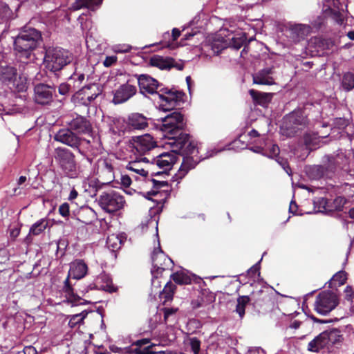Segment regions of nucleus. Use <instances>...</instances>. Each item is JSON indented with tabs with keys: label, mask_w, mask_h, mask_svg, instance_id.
Listing matches in <instances>:
<instances>
[{
	"label": "nucleus",
	"mask_w": 354,
	"mask_h": 354,
	"mask_svg": "<svg viewBox=\"0 0 354 354\" xmlns=\"http://www.w3.org/2000/svg\"><path fill=\"white\" fill-rule=\"evenodd\" d=\"M161 130L165 133L170 146L183 149L186 154L196 152L198 143L192 139L191 136L185 132L186 123L184 115L179 111H175L161 119Z\"/></svg>",
	"instance_id": "obj_1"
},
{
	"label": "nucleus",
	"mask_w": 354,
	"mask_h": 354,
	"mask_svg": "<svg viewBox=\"0 0 354 354\" xmlns=\"http://www.w3.org/2000/svg\"><path fill=\"white\" fill-rule=\"evenodd\" d=\"M172 149L169 152H164L152 158L151 163L156 165L162 171L152 172L151 176L166 175L168 176V171L172 168L173 165L177 162L178 157L177 155L183 156V161L178 170L180 178L185 176L189 170L194 169L196 165L203 159L199 156L198 147L196 146V152L186 154L183 150L178 149L176 147L171 146Z\"/></svg>",
	"instance_id": "obj_2"
},
{
	"label": "nucleus",
	"mask_w": 354,
	"mask_h": 354,
	"mask_svg": "<svg viewBox=\"0 0 354 354\" xmlns=\"http://www.w3.org/2000/svg\"><path fill=\"white\" fill-rule=\"evenodd\" d=\"M41 42L42 36L40 31L34 28H26L15 39V54L20 59L28 60L34 55V50Z\"/></svg>",
	"instance_id": "obj_3"
},
{
	"label": "nucleus",
	"mask_w": 354,
	"mask_h": 354,
	"mask_svg": "<svg viewBox=\"0 0 354 354\" xmlns=\"http://www.w3.org/2000/svg\"><path fill=\"white\" fill-rule=\"evenodd\" d=\"M87 272L88 266L83 260H77L71 265L68 276L64 283L63 291L68 301L71 303L73 306L91 303V301L82 299L77 293H75L73 286H76V283L73 285L70 281V278L77 280L82 279L86 275Z\"/></svg>",
	"instance_id": "obj_4"
},
{
	"label": "nucleus",
	"mask_w": 354,
	"mask_h": 354,
	"mask_svg": "<svg viewBox=\"0 0 354 354\" xmlns=\"http://www.w3.org/2000/svg\"><path fill=\"white\" fill-rule=\"evenodd\" d=\"M73 61V55L61 47L50 46L46 49L44 59L45 67L55 73L62 71Z\"/></svg>",
	"instance_id": "obj_5"
},
{
	"label": "nucleus",
	"mask_w": 354,
	"mask_h": 354,
	"mask_svg": "<svg viewBox=\"0 0 354 354\" xmlns=\"http://www.w3.org/2000/svg\"><path fill=\"white\" fill-rule=\"evenodd\" d=\"M55 160L63 173L69 178L77 176V162L75 155L68 148L58 147L55 149Z\"/></svg>",
	"instance_id": "obj_6"
},
{
	"label": "nucleus",
	"mask_w": 354,
	"mask_h": 354,
	"mask_svg": "<svg viewBox=\"0 0 354 354\" xmlns=\"http://www.w3.org/2000/svg\"><path fill=\"white\" fill-rule=\"evenodd\" d=\"M54 140L77 150L83 156L85 155V151L82 148V146L84 145L88 146L91 144L89 140L79 136L69 127L60 129L55 134Z\"/></svg>",
	"instance_id": "obj_7"
},
{
	"label": "nucleus",
	"mask_w": 354,
	"mask_h": 354,
	"mask_svg": "<svg viewBox=\"0 0 354 354\" xmlns=\"http://www.w3.org/2000/svg\"><path fill=\"white\" fill-rule=\"evenodd\" d=\"M308 118L301 110L294 111L287 115L283 121V134L288 137L295 136L308 124Z\"/></svg>",
	"instance_id": "obj_8"
},
{
	"label": "nucleus",
	"mask_w": 354,
	"mask_h": 354,
	"mask_svg": "<svg viewBox=\"0 0 354 354\" xmlns=\"http://www.w3.org/2000/svg\"><path fill=\"white\" fill-rule=\"evenodd\" d=\"M151 259L153 262V268L151 270L152 283L154 284V279L160 277L164 271L171 269L174 262L162 250L159 240H158V246L154 248L153 250Z\"/></svg>",
	"instance_id": "obj_9"
},
{
	"label": "nucleus",
	"mask_w": 354,
	"mask_h": 354,
	"mask_svg": "<svg viewBox=\"0 0 354 354\" xmlns=\"http://www.w3.org/2000/svg\"><path fill=\"white\" fill-rule=\"evenodd\" d=\"M160 100V109L165 112L173 111L183 102L185 93L182 91H173L167 87H161L158 93Z\"/></svg>",
	"instance_id": "obj_10"
},
{
	"label": "nucleus",
	"mask_w": 354,
	"mask_h": 354,
	"mask_svg": "<svg viewBox=\"0 0 354 354\" xmlns=\"http://www.w3.org/2000/svg\"><path fill=\"white\" fill-rule=\"evenodd\" d=\"M339 303V298L335 293L330 290H324L316 296L314 310L321 315H326L334 310Z\"/></svg>",
	"instance_id": "obj_11"
},
{
	"label": "nucleus",
	"mask_w": 354,
	"mask_h": 354,
	"mask_svg": "<svg viewBox=\"0 0 354 354\" xmlns=\"http://www.w3.org/2000/svg\"><path fill=\"white\" fill-rule=\"evenodd\" d=\"M102 91L103 88L100 84H89L75 92L72 96V101L75 104L88 106L102 94Z\"/></svg>",
	"instance_id": "obj_12"
},
{
	"label": "nucleus",
	"mask_w": 354,
	"mask_h": 354,
	"mask_svg": "<svg viewBox=\"0 0 354 354\" xmlns=\"http://www.w3.org/2000/svg\"><path fill=\"white\" fill-rule=\"evenodd\" d=\"M99 205L109 213H114L123 208L125 200L120 193L110 190L104 192L98 199Z\"/></svg>",
	"instance_id": "obj_13"
},
{
	"label": "nucleus",
	"mask_w": 354,
	"mask_h": 354,
	"mask_svg": "<svg viewBox=\"0 0 354 354\" xmlns=\"http://www.w3.org/2000/svg\"><path fill=\"white\" fill-rule=\"evenodd\" d=\"M138 80L140 93L146 95L147 94H157L161 87H164L162 84L157 80L147 74L134 75Z\"/></svg>",
	"instance_id": "obj_14"
},
{
	"label": "nucleus",
	"mask_w": 354,
	"mask_h": 354,
	"mask_svg": "<svg viewBox=\"0 0 354 354\" xmlns=\"http://www.w3.org/2000/svg\"><path fill=\"white\" fill-rule=\"evenodd\" d=\"M56 95V88L44 83H39L34 88V100L38 104L47 105L53 101Z\"/></svg>",
	"instance_id": "obj_15"
},
{
	"label": "nucleus",
	"mask_w": 354,
	"mask_h": 354,
	"mask_svg": "<svg viewBox=\"0 0 354 354\" xmlns=\"http://www.w3.org/2000/svg\"><path fill=\"white\" fill-rule=\"evenodd\" d=\"M97 174L104 183H110L114 178L113 160L109 158H101L97 162Z\"/></svg>",
	"instance_id": "obj_16"
},
{
	"label": "nucleus",
	"mask_w": 354,
	"mask_h": 354,
	"mask_svg": "<svg viewBox=\"0 0 354 354\" xmlns=\"http://www.w3.org/2000/svg\"><path fill=\"white\" fill-rule=\"evenodd\" d=\"M130 81V80H128L125 84L120 85L115 91L113 98L115 104L124 103L136 94L137 88L136 86L131 84Z\"/></svg>",
	"instance_id": "obj_17"
},
{
	"label": "nucleus",
	"mask_w": 354,
	"mask_h": 354,
	"mask_svg": "<svg viewBox=\"0 0 354 354\" xmlns=\"http://www.w3.org/2000/svg\"><path fill=\"white\" fill-rule=\"evenodd\" d=\"M68 127L77 134H89L93 131L92 124L88 119L80 115L73 118L68 123Z\"/></svg>",
	"instance_id": "obj_18"
},
{
	"label": "nucleus",
	"mask_w": 354,
	"mask_h": 354,
	"mask_svg": "<svg viewBox=\"0 0 354 354\" xmlns=\"http://www.w3.org/2000/svg\"><path fill=\"white\" fill-rule=\"evenodd\" d=\"M133 146L136 150L140 154H145L158 147L156 142L149 134L136 137L134 140Z\"/></svg>",
	"instance_id": "obj_19"
},
{
	"label": "nucleus",
	"mask_w": 354,
	"mask_h": 354,
	"mask_svg": "<svg viewBox=\"0 0 354 354\" xmlns=\"http://www.w3.org/2000/svg\"><path fill=\"white\" fill-rule=\"evenodd\" d=\"M274 68L268 67L261 70L256 75H253V82L256 84L272 85L274 84V79L270 76L273 73Z\"/></svg>",
	"instance_id": "obj_20"
},
{
	"label": "nucleus",
	"mask_w": 354,
	"mask_h": 354,
	"mask_svg": "<svg viewBox=\"0 0 354 354\" xmlns=\"http://www.w3.org/2000/svg\"><path fill=\"white\" fill-rule=\"evenodd\" d=\"M251 303L254 308H262L271 301V296L268 292L260 290L252 292L250 296Z\"/></svg>",
	"instance_id": "obj_21"
},
{
	"label": "nucleus",
	"mask_w": 354,
	"mask_h": 354,
	"mask_svg": "<svg viewBox=\"0 0 354 354\" xmlns=\"http://www.w3.org/2000/svg\"><path fill=\"white\" fill-rule=\"evenodd\" d=\"M249 93L255 105L267 107L272 101L273 93L260 92L254 89L249 90Z\"/></svg>",
	"instance_id": "obj_22"
},
{
	"label": "nucleus",
	"mask_w": 354,
	"mask_h": 354,
	"mask_svg": "<svg viewBox=\"0 0 354 354\" xmlns=\"http://www.w3.org/2000/svg\"><path fill=\"white\" fill-rule=\"evenodd\" d=\"M49 226V220L46 218H43L38 220L37 222L33 223L30 227L28 234L25 239L27 243H30L32 241L31 236H39L43 233L45 230Z\"/></svg>",
	"instance_id": "obj_23"
},
{
	"label": "nucleus",
	"mask_w": 354,
	"mask_h": 354,
	"mask_svg": "<svg viewBox=\"0 0 354 354\" xmlns=\"http://www.w3.org/2000/svg\"><path fill=\"white\" fill-rule=\"evenodd\" d=\"M128 125L133 129H145L148 127L147 118L141 113H133L128 118Z\"/></svg>",
	"instance_id": "obj_24"
},
{
	"label": "nucleus",
	"mask_w": 354,
	"mask_h": 354,
	"mask_svg": "<svg viewBox=\"0 0 354 354\" xmlns=\"http://www.w3.org/2000/svg\"><path fill=\"white\" fill-rule=\"evenodd\" d=\"M328 346L329 344L326 339V333L323 331L308 343V350L311 352L318 353Z\"/></svg>",
	"instance_id": "obj_25"
},
{
	"label": "nucleus",
	"mask_w": 354,
	"mask_h": 354,
	"mask_svg": "<svg viewBox=\"0 0 354 354\" xmlns=\"http://www.w3.org/2000/svg\"><path fill=\"white\" fill-rule=\"evenodd\" d=\"M17 76V70L15 67L11 66H0V81L3 84L10 85Z\"/></svg>",
	"instance_id": "obj_26"
},
{
	"label": "nucleus",
	"mask_w": 354,
	"mask_h": 354,
	"mask_svg": "<svg viewBox=\"0 0 354 354\" xmlns=\"http://www.w3.org/2000/svg\"><path fill=\"white\" fill-rule=\"evenodd\" d=\"M174 59L171 57L164 58L160 55H153L150 58L149 64L152 66L157 67L161 70L170 69L174 67Z\"/></svg>",
	"instance_id": "obj_27"
},
{
	"label": "nucleus",
	"mask_w": 354,
	"mask_h": 354,
	"mask_svg": "<svg viewBox=\"0 0 354 354\" xmlns=\"http://www.w3.org/2000/svg\"><path fill=\"white\" fill-rule=\"evenodd\" d=\"M327 167L323 165H310L305 167V172L310 180L322 178L327 171Z\"/></svg>",
	"instance_id": "obj_28"
},
{
	"label": "nucleus",
	"mask_w": 354,
	"mask_h": 354,
	"mask_svg": "<svg viewBox=\"0 0 354 354\" xmlns=\"http://www.w3.org/2000/svg\"><path fill=\"white\" fill-rule=\"evenodd\" d=\"M326 333V339L329 345L339 346L344 341V337L341 331L338 328H333L324 330Z\"/></svg>",
	"instance_id": "obj_29"
},
{
	"label": "nucleus",
	"mask_w": 354,
	"mask_h": 354,
	"mask_svg": "<svg viewBox=\"0 0 354 354\" xmlns=\"http://www.w3.org/2000/svg\"><path fill=\"white\" fill-rule=\"evenodd\" d=\"M102 3V0H75L71 5L73 10H78L82 8H87L95 10L96 7Z\"/></svg>",
	"instance_id": "obj_30"
},
{
	"label": "nucleus",
	"mask_w": 354,
	"mask_h": 354,
	"mask_svg": "<svg viewBox=\"0 0 354 354\" xmlns=\"http://www.w3.org/2000/svg\"><path fill=\"white\" fill-rule=\"evenodd\" d=\"M342 11V8L335 9L328 7L324 10V16H326V18H330L337 24L342 25L344 21V17Z\"/></svg>",
	"instance_id": "obj_31"
},
{
	"label": "nucleus",
	"mask_w": 354,
	"mask_h": 354,
	"mask_svg": "<svg viewBox=\"0 0 354 354\" xmlns=\"http://www.w3.org/2000/svg\"><path fill=\"white\" fill-rule=\"evenodd\" d=\"M93 289H98V290H103L106 292L113 293L118 290V288L115 287L113 284L112 281L107 282L105 285H102L100 287H98L97 286L91 283L88 286L86 287H83L82 288H79L78 291L82 293L83 295H85L88 292L89 290Z\"/></svg>",
	"instance_id": "obj_32"
},
{
	"label": "nucleus",
	"mask_w": 354,
	"mask_h": 354,
	"mask_svg": "<svg viewBox=\"0 0 354 354\" xmlns=\"http://www.w3.org/2000/svg\"><path fill=\"white\" fill-rule=\"evenodd\" d=\"M176 288V285L173 284L171 281H168L165 284L162 291L160 292L159 296L160 299H164V305H165L167 302L172 301Z\"/></svg>",
	"instance_id": "obj_33"
},
{
	"label": "nucleus",
	"mask_w": 354,
	"mask_h": 354,
	"mask_svg": "<svg viewBox=\"0 0 354 354\" xmlns=\"http://www.w3.org/2000/svg\"><path fill=\"white\" fill-rule=\"evenodd\" d=\"M95 218V212L91 208L80 209L77 214V219L85 225L91 224Z\"/></svg>",
	"instance_id": "obj_34"
},
{
	"label": "nucleus",
	"mask_w": 354,
	"mask_h": 354,
	"mask_svg": "<svg viewBox=\"0 0 354 354\" xmlns=\"http://www.w3.org/2000/svg\"><path fill=\"white\" fill-rule=\"evenodd\" d=\"M236 301L237 304L235 311L239 315V317L242 319L245 315L246 306L251 303V299L249 296H239Z\"/></svg>",
	"instance_id": "obj_35"
},
{
	"label": "nucleus",
	"mask_w": 354,
	"mask_h": 354,
	"mask_svg": "<svg viewBox=\"0 0 354 354\" xmlns=\"http://www.w3.org/2000/svg\"><path fill=\"white\" fill-rule=\"evenodd\" d=\"M247 43V34L241 32L234 36L229 42V46L235 50L240 49Z\"/></svg>",
	"instance_id": "obj_36"
},
{
	"label": "nucleus",
	"mask_w": 354,
	"mask_h": 354,
	"mask_svg": "<svg viewBox=\"0 0 354 354\" xmlns=\"http://www.w3.org/2000/svg\"><path fill=\"white\" fill-rule=\"evenodd\" d=\"M170 278L177 284L187 285L192 283V278L183 271H178L172 273Z\"/></svg>",
	"instance_id": "obj_37"
},
{
	"label": "nucleus",
	"mask_w": 354,
	"mask_h": 354,
	"mask_svg": "<svg viewBox=\"0 0 354 354\" xmlns=\"http://www.w3.org/2000/svg\"><path fill=\"white\" fill-rule=\"evenodd\" d=\"M347 280L346 272L340 270L333 275L329 281V288H333L336 286H341L344 285Z\"/></svg>",
	"instance_id": "obj_38"
},
{
	"label": "nucleus",
	"mask_w": 354,
	"mask_h": 354,
	"mask_svg": "<svg viewBox=\"0 0 354 354\" xmlns=\"http://www.w3.org/2000/svg\"><path fill=\"white\" fill-rule=\"evenodd\" d=\"M342 86L344 91H350L354 88V73L347 72L343 75Z\"/></svg>",
	"instance_id": "obj_39"
},
{
	"label": "nucleus",
	"mask_w": 354,
	"mask_h": 354,
	"mask_svg": "<svg viewBox=\"0 0 354 354\" xmlns=\"http://www.w3.org/2000/svg\"><path fill=\"white\" fill-rule=\"evenodd\" d=\"M122 240L116 235L111 234L106 239V246L112 252H115L120 249Z\"/></svg>",
	"instance_id": "obj_40"
},
{
	"label": "nucleus",
	"mask_w": 354,
	"mask_h": 354,
	"mask_svg": "<svg viewBox=\"0 0 354 354\" xmlns=\"http://www.w3.org/2000/svg\"><path fill=\"white\" fill-rule=\"evenodd\" d=\"M11 84L13 88L19 93L24 92L28 88L27 80L25 77H17L16 79L11 82Z\"/></svg>",
	"instance_id": "obj_41"
},
{
	"label": "nucleus",
	"mask_w": 354,
	"mask_h": 354,
	"mask_svg": "<svg viewBox=\"0 0 354 354\" xmlns=\"http://www.w3.org/2000/svg\"><path fill=\"white\" fill-rule=\"evenodd\" d=\"M88 312L86 310L82 311L80 313L73 315L71 317L68 322V326L73 328L77 325L83 323L84 319L87 317Z\"/></svg>",
	"instance_id": "obj_42"
},
{
	"label": "nucleus",
	"mask_w": 354,
	"mask_h": 354,
	"mask_svg": "<svg viewBox=\"0 0 354 354\" xmlns=\"http://www.w3.org/2000/svg\"><path fill=\"white\" fill-rule=\"evenodd\" d=\"M346 203V200L343 196H337L336 197L333 202L330 201V207L331 208V211L329 212H333L335 211L340 212L343 209L344 205Z\"/></svg>",
	"instance_id": "obj_43"
},
{
	"label": "nucleus",
	"mask_w": 354,
	"mask_h": 354,
	"mask_svg": "<svg viewBox=\"0 0 354 354\" xmlns=\"http://www.w3.org/2000/svg\"><path fill=\"white\" fill-rule=\"evenodd\" d=\"M127 168L136 174H140L143 177H146L148 174V171L140 165V161H132L129 162Z\"/></svg>",
	"instance_id": "obj_44"
},
{
	"label": "nucleus",
	"mask_w": 354,
	"mask_h": 354,
	"mask_svg": "<svg viewBox=\"0 0 354 354\" xmlns=\"http://www.w3.org/2000/svg\"><path fill=\"white\" fill-rule=\"evenodd\" d=\"M151 180L153 183V189L151 192H147L148 195L156 196L158 194L159 189L165 187H168L169 186V184L166 180H157L153 178H152Z\"/></svg>",
	"instance_id": "obj_45"
},
{
	"label": "nucleus",
	"mask_w": 354,
	"mask_h": 354,
	"mask_svg": "<svg viewBox=\"0 0 354 354\" xmlns=\"http://www.w3.org/2000/svg\"><path fill=\"white\" fill-rule=\"evenodd\" d=\"M315 203L318 205V209L320 212H327L331 211V208L330 207V201L326 198H319Z\"/></svg>",
	"instance_id": "obj_46"
},
{
	"label": "nucleus",
	"mask_w": 354,
	"mask_h": 354,
	"mask_svg": "<svg viewBox=\"0 0 354 354\" xmlns=\"http://www.w3.org/2000/svg\"><path fill=\"white\" fill-rule=\"evenodd\" d=\"M156 345L151 344L144 348H135L134 354H156Z\"/></svg>",
	"instance_id": "obj_47"
},
{
	"label": "nucleus",
	"mask_w": 354,
	"mask_h": 354,
	"mask_svg": "<svg viewBox=\"0 0 354 354\" xmlns=\"http://www.w3.org/2000/svg\"><path fill=\"white\" fill-rule=\"evenodd\" d=\"M316 40L318 46L323 49L330 50L335 45L334 41L331 39L318 38Z\"/></svg>",
	"instance_id": "obj_48"
},
{
	"label": "nucleus",
	"mask_w": 354,
	"mask_h": 354,
	"mask_svg": "<svg viewBox=\"0 0 354 354\" xmlns=\"http://www.w3.org/2000/svg\"><path fill=\"white\" fill-rule=\"evenodd\" d=\"M216 297L214 293L204 290L202 292L201 300L205 304H209L214 302Z\"/></svg>",
	"instance_id": "obj_49"
},
{
	"label": "nucleus",
	"mask_w": 354,
	"mask_h": 354,
	"mask_svg": "<svg viewBox=\"0 0 354 354\" xmlns=\"http://www.w3.org/2000/svg\"><path fill=\"white\" fill-rule=\"evenodd\" d=\"M279 153L280 149L279 146L277 144H272L268 150H266L264 153L266 154L269 158H275L279 156Z\"/></svg>",
	"instance_id": "obj_50"
},
{
	"label": "nucleus",
	"mask_w": 354,
	"mask_h": 354,
	"mask_svg": "<svg viewBox=\"0 0 354 354\" xmlns=\"http://www.w3.org/2000/svg\"><path fill=\"white\" fill-rule=\"evenodd\" d=\"M275 160L282 167V168L286 171V172L288 175L290 176L292 174V169L289 166V164L286 159L278 156L277 157L275 158Z\"/></svg>",
	"instance_id": "obj_51"
},
{
	"label": "nucleus",
	"mask_w": 354,
	"mask_h": 354,
	"mask_svg": "<svg viewBox=\"0 0 354 354\" xmlns=\"http://www.w3.org/2000/svg\"><path fill=\"white\" fill-rule=\"evenodd\" d=\"M190 346L194 354H198L201 349V341L196 337L190 339Z\"/></svg>",
	"instance_id": "obj_52"
},
{
	"label": "nucleus",
	"mask_w": 354,
	"mask_h": 354,
	"mask_svg": "<svg viewBox=\"0 0 354 354\" xmlns=\"http://www.w3.org/2000/svg\"><path fill=\"white\" fill-rule=\"evenodd\" d=\"M326 16H324L323 12L321 16L317 17V18L313 21V26L317 29L322 28L326 24Z\"/></svg>",
	"instance_id": "obj_53"
},
{
	"label": "nucleus",
	"mask_w": 354,
	"mask_h": 354,
	"mask_svg": "<svg viewBox=\"0 0 354 354\" xmlns=\"http://www.w3.org/2000/svg\"><path fill=\"white\" fill-rule=\"evenodd\" d=\"M59 213L64 217H67L70 214V207L67 203H62L59 207Z\"/></svg>",
	"instance_id": "obj_54"
},
{
	"label": "nucleus",
	"mask_w": 354,
	"mask_h": 354,
	"mask_svg": "<svg viewBox=\"0 0 354 354\" xmlns=\"http://www.w3.org/2000/svg\"><path fill=\"white\" fill-rule=\"evenodd\" d=\"M345 299L348 301L353 302L354 300V289L351 286H347L344 290Z\"/></svg>",
	"instance_id": "obj_55"
},
{
	"label": "nucleus",
	"mask_w": 354,
	"mask_h": 354,
	"mask_svg": "<svg viewBox=\"0 0 354 354\" xmlns=\"http://www.w3.org/2000/svg\"><path fill=\"white\" fill-rule=\"evenodd\" d=\"M71 89V86L67 83H62L58 87V92L60 95H67Z\"/></svg>",
	"instance_id": "obj_56"
},
{
	"label": "nucleus",
	"mask_w": 354,
	"mask_h": 354,
	"mask_svg": "<svg viewBox=\"0 0 354 354\" xmlns=\"http://www.w3.org/2000/svg\"><path fill=\"white\" fill-rule=\"evenodd\" d=\"M118 60V58L116 56H107L106 57L104 62H103V64L105 67H110L112 65H113L115 63H116Z\"/></svg>",
	"instance_id": "obj_57"
},
{
	"label": "nucleus",
	"mask_w": 354,
	"mask_h": 354,
	"mask_svg": "<svg viewBox=\"0 0 354 354\" xmlns=\"http://www.w3.org/2000/svg\"><path fill=\"white\" fill-rule=\"evenodd\" d=\"M150 342V339L149 338H143L141 339H138L132 343V346H136V348H141L143 346L147 345Z\"/></svg>",
	"instance_id": "obj_58"
},
{
	"label": "nucleus",
	"mask_w": 354,
	"mask_h": 354,
	"mask_svg": "<svg viewBox=\"0 0 354 354\" xmlns=\"http://www.w3.org/2000/svg\"><path fill=\"white\" fill-rule=\"evenodd\" d=\"M37 351L36 348L32 346H25L24 350L21 352H18L17 354H37Z\"/></svg>",
	"instance_id": "obj_59"
},
{
	"label": "nucleus",
	"mask_w": 354,
	"mask_h": 354,
	"mask_svg": "<svg viewBox=\"0 0 354 354\" xmlns=\"http://www.w3.org/2000/svg\"><path fill=\"white\" fill-rule=\"evenodd\" d=\"M121 185L124 187H129L131 184V179L129 175H122Z\"/></svg>",
	"instance_id": "obj_60"
},
{
	"label": "nucleus",
	"mask_w": 354,
	"mask_h": 354,
	"mask_svg": "<svg viewBox=\"0 0 354 354\" xmlns=\"http://www.w3.org/2000/svg\"><path fill=\"white\" fill-rule=\"evenodd\" d=\"M162 310L164 312V319L166 322L168 319V318L169 317V316L175 314L177 309H174L172 308H165L162 309Z\"/></svg>",
	"instance_id": "obj_61"
},
{
	"label": "nucleus",
	"mask_w": 354,
	"mask_h": 354,
	"mask_svg": "<svg viewBox=\"0 0 354 354\" xmlns=\"http://www.w3.org/2000/svg\"><path fill=\"white\" fill-rule=\"evenodd\" d=\"M85 79V75L84 73L78 74L77 73H75L73 75H72L70 77L71 80H77L80 83H82Z\"/></svg>",
	"instance_id": "obj_62"
},
{
	"label": "nucleus",
	"mask_w": 354,
	"mask_h": 354,
	"mask_svg": "<svg viewBox=\"0 0 354 354\" xmlns=\"http://www.w3.org/2000/svg\"><path fill=\"white\" fill-rule=\"evenodd\" d=\"M193 308H198L205 305V303L202 301L201 298L192 302Z\"/></svg>",
	"instance_id": "obj_63"
},
{
	"label": "nucleus",
	"mask_w": 354,
	"mask_h": 354,
	"mask_svg": "<svg viewBox=\"0 0 354 354\" xmlns=\"http://www.w3.org/2000/svg\"><path fill=\"white\" fill-rule=\"evenodd\" d=\"M180 30L176 28H173L172 32H171V37H172L173 41L177 40V39L180 37Z\"/></svg>",
	"instance_id": "obj_64"
}]
</instances>
